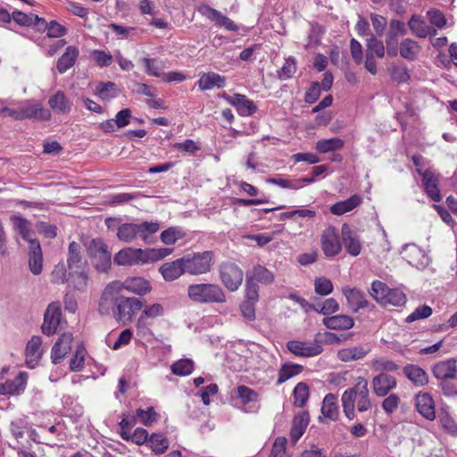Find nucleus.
Masks as SVG:
<instances>
[{"label":"nucleus","mask_w":457,"mask_h":457,"mask_svg":"<svg viewBox=\"0 0 457 457\" xmlns=\"http://www.w3.org/2000/svg\"><path fill=\"white\" fill-rule=\"evenodd\" d=\"M368 384L369 382L366 378L359 377L356 384L343 393L341 398L343 411L349 420H353L355 417V403L360 412L371 409L372 403Z\"/></svg>","instance_id":"obj_1"},{"label":"nucleus","mask_w":457,"mask_h":457,"mask_svg":"<svg viewBox=\"0 0 457 457\" xmlns=\"http://www.w3.org/2000/svg\"><path fill=\"white\" fill-rule=\"evenodd\" d=\"M187 296L198 303H223L226 295L221 287L212 283L191 284L187 287Z\"/></svg>","instance_id":"obj_2"},{"label":"nucleus","mask_w":457,"mask_h":457,"mask_svg":"<svg viewBox=\"0 0 457 457\" xmlns=\"http://www.w3.org/2000/svg\"><path fill=\"white\" fill-rule=\"evenodd\" d=\"M86 247L93 267L98 272H108L112 266V252L105 242L102 238H93Z\"/></svg>","instance_id":"obj_3"},{"label":"nucleus","mask_w":457,"mask_h":457,"mask_svg":"<svg viewBox=\"0 0 457 457\" xmlns=\"http://www.w3.org/2000/svg\"><path fill=\"white\" fill-rule=\"evenodd\" d=\"M370 295L381 305L403 306L406 303L405 294L398 288H389L379 280L373 281Z\"/></svg>","instance_id":"obj_4"},{"label":"nucleus","mask_w":457,"mask_h":457,"mask_svg":"<svg viewBox=\"0 0 457 457\" xmlns=\"http://www.w3.org/2000/svg\"><path fill=\"white\" fill-rule=\"evenodd\" d=\"M186 272L190 275H202L211 271L214 263V254L212 251L193 253L182 257Z\"/></svg>","instance_id":"obj_5"},{"label":"nucleus","mask_w":457,"mask_h":457,"mask_svg":"<svg viewBox=\"0 0 457 457\" xmlns=\"http://www.w3.org/2000/svg\"><path fill=\"white\" fill-rule=\"evenodd\" d=\"M220 278L223 286L230 292L237 291L242 285L244 272L234 262H223L220 266Z\"/></svg>","instance_id":"obj_6"},{"label":"nucleus","mask_w":457,"mask_h":457,"mask_svg":"<svg viewBox=\"0 0 457 457\" xmlns=\"http://www.w3.org/2000/svg\"><path fill=\"white\" fill-rule=\"evenodd\" d=\"M320 336V333L317 334L313 342L290 340L287 343V348L291 353L298 357L310 358L317 356L323 352V347L319 340Z\"/></svg>","instance_id":"obj_7"},{"label":"nucleus","mask_w":457,"mask_h":457,"mask_svg":"<svg viewBox=\"0 0 457 457\" xmlns=\"http://www.w3.org/2000/svg\"><path fill=\"white\" fill-rule=\"evenodd\" d=\"M406 33L407 29L403 21L395 19L390 21L385 38L388 56L396 57L398 55L399 37H403Z\"/></svg>","instance_id":"obj_8"},{"label":"nucleus","mask_w":457,"mask_h":457,"mask_svg":"<svg viewBox=\"0 0 457 457\" xmlns=\"http://www.w3.org/2000/svg\"><path fill=\"white\" fill-rule=\"evenodd\" d=\"M320 246L323 253L328 258L335 257L341 253L342 243L335 227L328 226L323 230L320 236Z\"/></svg>","instance_id":"obj_9"},{"label":"nucleus","mask_w":457,"mask_h":457,"mask_svg":"<svg viewBox=\"0 0 457 457\" xmlns=\"http://www.w3.org/2000/svg\"><path fill=\"white\" fill-rule=\"evenodd\" d=\"M143 307L142 302L135 297H120L116 299V315L123 324L132 320L135 313Z\"/></svg>","instance_id":"obj_10"},{"label":"nucleus","mask_w":457,"mask_h":457,"mask_svg":"<svg viewBox=\"0 0 457 457\" xmlns=\"http://www.w3.org/2000/svg\"><path fill=\"white\" fill-rule=\"evenodd\" d=\"M62 317L60 303L54 302L50 303L44 315V322L41 326L42 333L46 336H53L57 332Z\"/></svg>","instance_id":"obj_11"},{"label":"nucleus","mask_w":457,"mask_h":457,"mask_svg":"<svg viewBox=\"0 0 457 457\" xmlns=\"http://www.w3.org/2000/svg\"><path fill=\"white\" fill-rule=\"evenodd\" d=\"M146 262L145 249L125 247L116 253V264L122 266L141 265Z\"/></svg>","instance_id":"obj_12"},{"label":"nucleus","mask_w":457,"mask_h":457,"mask_svg":"<svg viewBox=\"0 0 457 457\" xmlns=\"http://www.w3.org/2000/svg\"><path fill=\"white\" fill-rule=\"evenodd\" d=\"M371 387L376 396L385 397L397 387V379L389 373L381 372L372 378Z\"/></svg>","instance_id":"obj_13"},{"label":"nucleus","mask_w":457,"mask_h":457,"mask_svg":"<svg viewBox=\"0 0 457 457\" xmlns=\"http://www.w3.org/2000/svg\"><path fill=\"white\" fill-rule=\"evenodd\" d=\"M223 98L227 101V103L237 109V112L240 116H252L258 110L254 102L247 98L245 95L234 94L233 96H228L224 93Z\"/></svg>","instance_id":"obj_14"},{"label":"nucleus","mask_w":457,"mask_h":457,"mask_svg":"<svg viewBox=\"0 0 457 457\" xmlns=\"http://www.w3.org/2000/svg\"><path fill=\"white\" fill-rule=\"evenodd\" d=\"M121 289L138 295H145L152 290V286L147 279L142 277H129L123 282L116 281V290Z\"/></svg>","instance_id":"obj_15"},{"label":"nucleus","mask_w":457,"mask_h":457,"mask_svg":"<svg viewBox=\"0 0 457 457\" xmlns=\"http://www.w3.org/2000/svg\"><path fill=\"white\" fill-rule=\"evenodd\" d=\"M416 411L427 420L436 419L435 402L432 395L427 392H420L414 397Z\"/></svg>","instance_id":"obj_16"},{"label":"nucleus","mask_w":457,"mask_h":457,"mask_svg":"<svg viewBox=\"0 0 457 457\" xmlns=\"http://www.w3.org/2000/svg\"><path fill=\"white\" fill-rule=\"evenodd\" d=\"M417 172L421 177L422 185L424 187V190L426 194L434 201L440 202L441 201V194L438 188L439 179L438 177L435 174V172L430 170H422L421 169H418Z\"/></svg>","instance_id":"obj_17"},{"label":"nucleus","mask_w":457,"mask_h":457,"mask_svg":"<svg viewBox=\"0 0 457 457\" xmlns=\"http://www.w3.org/2000/svg\"><path fill=\"white\" fill-rule=\"evenodd\" d=\"M198 12L207 19H209L211 21L215 22L218 26L225 28L228 31H237L238 27L236 25V23L228 18L227 16L223 15L218 10L207 5L203 4L198 8Z\"/></svg>","instance_id":"obj_18"},{"label":"nucleus","mask_w":457,"mask_h":457,"mask_svg":"<svg viewBox=\"0 0 457 457\" xmlns=\"http://www.w3.org/2000/svg\"><path fill=\"white\" fill-rule=\"evenodd\" d=\"M73 337L71 333H63L54 343L51 351V359L53 363H60L65 356L71 352Z\"/></svg>","instance_id":"obj_19"},{"label":"nucleus","mask_w":457,"mask_h":457,"mask_svg":"<svg viewBox=\"0 0 457 457\" xmlns=\"http://www.w3.org/2000/svg\"><path fill=\"white\" fill-rule=\"evenodd\" d=\"M341 233L346 252L352 256H358L362 248L358 234L346 223L343 224Z\"/></svg>","instance_id":"obj_20"},{"label":"nucleus","mask_w":457,"mask_h":457,"mask_svg":"<svg viewBox=\"0 0 457 457\" xmlns=\"http://www.w3.org/2000/svg\"><path fill=\"white\" fill-rule=\"evenodd\" d=\"M237 395L242 403V410L245 412H253L259 409L256 403L259 401V394L245 385L237 387Z\"/></svg>","instance_id":"obj_21"},{"label":"nucleus","mask_w":457,"mask_h":457,"mask_svg":"<svg viewBox=\"0 0 457 457\" xmlns=\"http://www.w3.org/2000/svg\"><path fill=\"white\" fill-rule=\"evenodd\" d=\"M162 314L163 307L160 303H154L145 307L137 319V328L143 334L151 333L149 326L152 325V322L149 321V319H154L162 316Z\"/></svg>","instance_id":"obj_22"},{"label":"nucleus","mask_w":457,"mask_h":457,"mask_svg":"<svg viewBox=\"0 0 457 457\" xmlns=\"http://www.w3.org/2000/svg\"><path fill=\"white\" fill-rule=\"evenodd\" d=\"M434 377L439 380L454 379L457 377V361L448 359L439 361L432 367Z\"/></svg>","instance_id":"obj_23"},{"label":"nucleus","mask_w":457,"mask_h":457,"mask_svg":"<svg viewBox=\"0 0 457 457\" xmlns=\"http://www.w3.org/2000/svg\"><path fill=\"white\" fill-rule=\"evenodd\" d=\"M43 353L42 340L39 336H33L27 343L25 349L26 363L29 369H34Z\"/></svg>","instance_id":"obj_24"},{"label":"nucleus","mask_w":457,"mask_h":457,"mask_svg":"<svg viewBox=\"0 0 457 457\" xmlns=\"http://www.w3.org/2000/svg\"><path fill=\"white\" fill-rule=\"evenodd\" d=\"M405 378L415 386H425L428 384V375L424 369L416 364H406L403 368Z\"/></svg>","instance_id":"obj_25"},{"label":"nucleus","mask_w":457,"mask_h":457,"mask_svg":"<svg viewBox=\"0 0 457 457\" xmlns=\"http://www.w3.org/2000/svg\"><path fill=\"white\" fill-rule=\"evenodd\" d=\"M159 272L162 274L165 281L170 282L176 280L181 275L187 273L182 258L163 263L159 268Z\"/></svg>","instance_id":"obj_26"},{"label":"nucleus","mask_w":457,"mask_h":457,"mask_svg":"<svg viewBox=\"0 0 457 457\" xmlns=\"http://www.w3.org/2000/svg\"><path fill=\"white\" fill-rule=\"evenodd\" d=\"M370 352L369 346L354 345L338 350L337 357L343 362H350L364 359Z\"/></svg>","instance_id":"obj_27"},{"label":"nucleus","mask_w":457,"mask_h":457,"mask_svg":"<svg viewBox=\"0 0 457 457\" xmlns=\"http://www.w3.org/2000/svg\"><path fill=\"white\" fill-rule=\"evenodd\" d=\"M344 295L346 297L350 309L356 312L360 309H363L368 306L369 302L365 297L363 292L357 288H351L345 287L342 289Z\"/></svg>","instance_id":"obj_28"},{"label":"nucleus","mask_w":457,"mask_h":457,"mask_svg":"<svg viewBox=\"0 0 457 457\" xmlns=\"http://www.w3.org/2000/svg\"><path fill=\"white\" fill-rule=\"evenodd\" d=\"M29 267L34 275H39L43 270V254L39 241H30L29 245Z\"/></svg>","instance_id":"obj_29"},{"label":"nucleus","mask_w":457,"mask_h":457,"mask_svg":"<svg viewBox=\"0 0 457 457\" xmlns=\"http://www.w3.org/2000/svg\"><path fill=\"white\" fill-rule=\"evenodd\" d=\"M23 120H49L51 112L42 104H29L21 107Z\"/></svg>","instance_id":"obj_30"},{"label":"nucleus","mask_w":457,"mask_h":457,"mask_svg":"<svg viewBox=\"0 0 457 457\" xmlns=\"http://www.w3.org/2000/svg\"><path fill=\"white\" fill-rule=\"evenodd\" d=\"M197 86L203 91L214 87L223 88L226 86V78L212 71L203 73L197 81Z\"/></svg>","instance_id":"obj_31"},{"label":"nucleus","mask_w":457,"mask_h":457,"mask_svg":"<svg viewBox=\"0 0 457 457\" xmlns=\"http://www.w3.org/2000/svg\"><path fill=\"white\" fill-rule=\"evenodd\" d=\"M322 323L331 330H348L353 327L354 320L348 315H334L325 317Z\"/></svg>","instance_id":"obj_32"},{"label":"nucleus","mask_w":457,"mask_h":457,"mask_svg":"<svg viewBox=\"0 0 457 457\" xmlns=\"http://www.w3.org/2000/svg\"><path fill=\"white\" fill-rule=\"evenodd\" d=\"M310 421V416L307 411L298 413L292 421L290 437L293 442H297L304 434Z\"/></svg>","instance_id":"obj_33"},{"label":"nucleus","mask_w":457,"mask_h":457,"mask_svg":"<svg viewBox=\"0 0 457 457\" xmlns=\"http://www.w3.org/2000/svg\"><path fill=\"white\" fill-rule=\"evenodd\" d=\"M48 104L54 113L66 114L71 112L72 103L59 90L49 98Z\"/></svg>","instance_id":"obj_34"},{"label":"nucleus","mask_w":457,"mask_h":457,"mask_svg":"<svg viewBox=\"0 0 457 457\" xmlns=\"http://www.w3.org/2000/svg\"><path fill=\"white\" fill-rule=\"evenodd\" d=\"M161 228L158 221H144L137 224V237L145 244L150 245L155 242L154 235Z\"/></svg>","instance_id":"obj_35"},{"label":"nucleus","mask_w":457,"mask_h":457,"mask_svg":"<svg viewBox=\"0 0 457 457\" xmlns=\"http://www.w3.org/2000/svg\"><path fill=\"white\" fill-rule=\"evenodd\" d=\"M78 56L79 49L74 46H68L57 61L56 69L59 73L62 74L71 69L75 64Z\"/></svg>","instance_id":"obj_36"},{"label":"nucleus","mask_w":457,"mask_h":457,"mask_svg":"<svg viewBox=\"0 0 457 457\" xmlns=\"http://www.w3.org/2000/svg\"><path fill=\"white\" fill-rule=\"evenodd\" d=\"M362 203V198L355 194L346 200L337 202L330 206V212L334 215H343L353 211Z\"/></svg>","instance_id":"obj_37"},{"label":"nucleus","mask_w":457,"mask_h":457,"mask_svg":"<svg viewBox=\"0 0 457 457\" xmlns=\"http://www.w3.org/2000/svg\"><path fill=\"white\" fill-rule=\"evenodd\" d=\"M303 371V366L293 362H285L278 371L276 385L279 386L288 379L296 377Z\"/></svg>","instance_id":"obj_38"},{"label":"nucleus","mask_w":457,"mask_h":457,"mask_svg":"<svg viewBox=\"0 0 457 457\" xmlns=\"http://www.w3.org/2000/svg\"><path fill=\"white\" fill-rule=\"evenodd\" d=\"M67 264L70 270H83V261L80 245L72 241L69 245Z\"/></svg>","instance_id":"obj_39"},{"label":"nucleus","mask_w":457,"mask_h":457,"mask_svg":"<svg viewBox=\"0 0 457 457\" xmlns=\"http://www.w3.org/2000/svg\"><path fill=\"white\" fill-rule=\"evenodd\" d=\"M114 310V282H110L105 287L99 301V312L101 314H109Z\"/></svg>","instance_id":"obj_40"},{"label":"nucleus","mask_w":457,"mask_h":457,"mask_svg":"<svg viewBox=\"0 0 457 457\" xmlns=\"http://www.w3.org/2000/svg\"><path fill=\"white\" fill-rule=\"evenodd\" d=\"M420 51L419 43L411 38H405L398 45V54L408 61H415Z\"/></svg>","instance_id":"obj_41"},{"label":"nucleus","mask_w":457,"mask_h":457,"mask_svg":"<svg viewBox=\"0 0 457 457\" xmlns=\"http://www.w3.org/2000/svg\"><path fill=\"white\" fill-rule=\"evenodd\" d=\"M408 25L411 32L418 37L425 38L428 35L436 34V29L428 26L424 20L416 15L411 16Z\"/></svg>","instance_id":"obj_42"},{"label":"nucleus","mask_w":457,"mask_h":457,"mask_svg":"<svg viewBox=\"0 0 457 457\" xmlns=\"http://www.w3.org/2000/svg\"><path fill=\"white\" fill-rule=\"evenodd\" d=\"M11 220L13 224L14 230L30 245V241H38L31 237V223L25 218L21 216H12Z\"/></svg>","instance_id":"obj_43"},{"label":"nucleus","mask_w":457,"mask_h":457,"mask_svg":"<svg viewBox=\"0 0 457 457\" xmlns=\"http://www.w3.org/2000/svg\"><path fill=\"white\" fill-rule=\"evenodd\" d=\"M246 278L253 282L269 285L274 281L273 273L262 265L256 264L253 267L250 273H247Z\"/></svg>","instance_id":"obj_44"},{"label":"nucleus","mask_w":457,"mask_h":457,"mask_svg":"<svg viewBox=\"0 0 457 457\" xmlns=\"http://www.w3.org/2000/svg\"><path fill=\"white\" fill-rule=\"evenodd\" d=\"M28 380V375L25 372H20L12 381H6L3 386L0 394L19 395L25 388Z\"/></svg>","instance_id":"obj_45"},{"label":"nucleus","mask_w":457,"mask_h":457,"mask_svg":"<svg viewBox=\"0 0 457 457\" xmlns=\"http://www.w3.org/2000/svg\"><path fill=\"white\" fill-rule=\"evenodd\" d=\"M12 19L21 26H35L37 29L41 30L40 23H46V20L43 18H39L35 14H27L21 11H14L12 14H11Z\"/></svg>","instance_id":"obj_46"},{"label":"nucleus","mask_w":457,"mask_h":457,"mask_svg":"<svg viewBox=\"0 0 457 457\" xmlns=\"http://www.w3.org/2000/svg\"><path fill=\"white\" fill-rule=\"evenodd\" d=\"M120 425L121 427L120 431V436L123 439H129L136 443L137 445H143L144 443L148 441V433L145 428H137L134 430L133 434L129 436V433L126 430V426L128 425V422H126L125 420H122L120 422Z\"/></svg>","instance_id":"obj_47"},{"label":"nucleus","mask_w":457,"mask_h":457,"mask_svg":"<svg viewBox=\"0 0 457 457\" xmlns=\"http://www.w3.org/2000/svg\"><path fill=\"white\" fill-rule=\"evenodd\" d=\"M321 412L326 418L337 420L338 417L337 397L334 394H328L323 399Z\"/></svg>","instance_id":"obj_48"},{"label":"nucleus","mask_w":457,"mask_h":457,"mask_svg":"<svg viewBox=\"0 0 457 457\" xmlns=\"http://www.w3.org/2000/svg\"><path fill=\"white\" fill-rule=\"evenodd\" d=\"M310 396V388L305 382H299L293 390L294 405L303 408Z\"/></svg>","instance_id":"obj_49"},{"label":"nucleus","mask_w":457,"mask_h":457,"mask_svg":"<svg viewBox=\"0 0 457 457\" xmlns=\"http://www.w3.org/2000/svg\"><path fill=\"white\" fill-rule=\"evenodd\" d=\"M370 367L372 370L378 373L381 372H393L399 370V365L393 361L388 360L386 357L375 358L370 361Z\"/></svg>","instance_id":"obj_50"},{"label":"nucleus","mask_w":457,"mask_h":457,"mask_svg":"<svg viewBox=\"0 0 457 457\" xmlns=\"http://www.w3.org/2000/svg\"><path fill=\"white\" fill-rule=\"evenodd\" d=\"M41 29L46 30V35L43 37V41H48L53 37H61L67 33V29L55 21L49 23H40Z\"/></svg>","instance_id":"obj_51"},{"label":"nucleus","mask_w":457,"mask_h":457,"mask_svg":"<svg viewBox=\"0 0 457 457\" xmlns=\"http://www.w3.org/2000/svg\"><path fill=\"white\" fill-rule=\"evenodd\" d=\"M345 142L339 137H331L328 139H321L316 143V150L320 154H327L340 150L344 147Z\"/></svg>","instance_id":"obj_52"},{"label":"nucleus","mask_w":457,"mask_h":457,"mask_svg":"<svg viewBox=\"0 0 457 457\" xmlns=\"http://www.w3.org/2000/svg\"><path fill=\"white\" fill-rule=\"evenodd\" d=\"M142 62L145 68V72L156 78H162L163 74H162V71L165 69V63L163 61L156 59V58H147L144 57L142 59Z\"/></svg>","instance_id":"obj_53"},{"label":"nucleus","mask_w":457,"mask_h":457,"mask_svg":"<svg viewBox=\"0 0 457 457\" xmlns=\"http://www.w3.org/2000/svg\"><path fill=\"white\" fill-rule=\"evenodd\" d=\"M137 224L123 223L117 228L116 236L121 241L129 243L137 237Z\"/></svg>","instance_id":"obj_54"},{"label":"nucleus","mask_w":457,"mask_h":457,"mask_svg":"<svg viewBox=\"0 0 457 457\" xmlns=\"http://www.w3.org/2000/svg\"><path fill=\"white\" fill-rule=\"evenodd\" d=\"M194 361L190 359H180L174 362L171 367V372L174 375L185 377L190 375L194 370Z\"/></svg>","instance_id":"obj_55"},{"label":"nucleus","mask_w":457,"mask_h":457,"mask_svg":"<svg viewBox=\"0 0 457 457\" xmlns=\"http://www.w3.org/2000/svg\"><path fill=\"white\" fill-rule=\"evenodd\" d=\"M185 232L179 227H170L161 233V241L165 245H174L185 237Z\"/></svg>","instance_id":"obj_56"},{"label":"nucleus","mask_w":457,"mask_h":457,"mask_svg":"<svg viewBox=\"0 0 457 457\" xmlns=\"http://www.w3.org/2000/svg\"><path fill=\"white\" fill-rule=\"evenodd\" d=\"M147 444L156 454L163 453L169 446L167 438L160 434H153L148 438Z\"/></svg>","instance_id":"obj_57"},{"label":"nucleus","mask_w":457,"mask_h":457,"mask_svg":"<svg viewBox=\"0 0 457 457\" xmlns=\"http://www.w3.org/2000/svg\"><path fill=\"white\" fill-rule=\"evenodd\" d=\"M69 277V280L76 289L84 290L87 287L88 277L84 269L70 270Z\"/></svg>","instance_id":"obj_58"},{"label":"nucleus","mask_w":457,"mask_h":457,"mask_svg":"<svg viewBox=\"0 0 457 457\" xmlns=\"http://www.w3.org/2000/svg\"><path fill=\"white\" fill-rule=\"evenodd\" d=\"M386 51V48L383 42L378 40L376 37H371L367 40L366 54H371V56L383 58Z\"/></svg>","instance_id":"obj_59"},{"label":"nucleus","mask_w":457,"mask_h":457,"mask_svg":"<svg viewBox=\"0 0 457 457\" xmlns=\"http://www.w3.org/2000/svg\"><path fill=\"white\" fill-rule=\"evenodd\" d=\"M309 308L325 316L337 312L339 305L334 298H328L321 305L310 304Z\"/></svg>","instance_id":"obj_60"},{"label":"nucleus","mask_w":457,"mask_h":457,"mask_svg":"<svg viewBox=\"0 0 457 457\" xmlns=\"http://www.w3.org/2000/svg\"><path fill=\"white\" fill-rule=\"evenodd\" d=\"M390 77L397 83H406L411 78L409 71L403 63L393 65L390 71Z\"/></svg>","instance_id":"obj_61"},{"label":"nucleus","mask_w":457,"mask_h":457,"mask_svg":"<svg viewBox=\"0 0 457 457\" xmlns=\"http://www.w3.org/2000/svg\"><path fill=\"white\" fill-rule=\"evenodd\" d=\"M400 403V396L397 394L389 393L386 396H385L381 403V408L386 414L390 415L399 408Z\"/></svg>","instance_id":"obj_62"},{"label":"nucleus","mask_w":457,"mask_h":457,"mask_svg":"<svg viewBox=\"0 0 457 457\" xmlns=\"http://www.w3.org/2000/svg\"><path fill=\"white\" fill-rule=\"evenodd\" d=\"M297 70L296 61L294 57L290 56L285 60V62L278 71V78L281 80L291 79Z\"/></svg>","instance_id":"obj_63"},{"label":"nucleus","mask_w":457,"mask_h":457,"mask_svg":"<svg viewBox=\"0 0 457 457\" xmlns=\"http://www.w3.org/2000/svg\"><path fill=\"white\" fill-rule=\"evenodd\" d=\"M287 441L285 437H278L273 443L270 457H290L287 453Z\"/></svg>","instance_id":"obj_64"}]
</instances>
